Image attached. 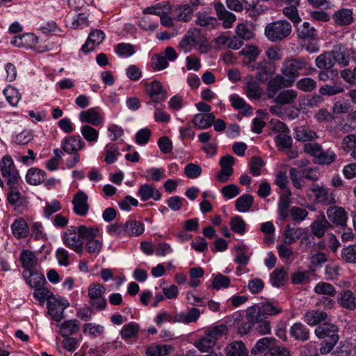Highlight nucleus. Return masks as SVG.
I'll return each mask as SVG.
<instances>
[{"label":"nucleus","instance_id":"f257e3e1","mask_svg":"<svg viewBox=\"0 0 356 356\" xmlns=\"http://www.w3.org/2000/svg\"><path fill=\"white\" fill-rule=\"evenodd\" d=\"M292 32V26L287 20H277L268 23L264 29V35L272 42H277L288 38Z\"/></svg>","mask_w":356,"mask_h":356},{"label":"nucleus","instance_id":"f03ea898","mask_svg":"<svg viewBox=\"0 0 356 356\" xmlns=\"http://www.w3.org/2000/svg\"><path fill=\"white\" fill-rule=\"evenodd\" d=\"M282 312V308L277 304L270 301L261 302V305H254L247 310V318L250 321H261L266 319L267 316L277 315Z\"/></svg>","mask_w":356,"mask_h":356},{"label":"nucleus","instance_id":"7ed1b4c3","mask_svg":"<svg viewBox=\"0 0 356 356\" xmlns=\"http://www.w3.org/2000/svg\"><path fill=\"white\" fill-rule=\"evenodd\" d=\"M309 61L305 58H291L286 59L282 66L281 72L294 83L300 72L307 67Z\"/></svg>","mask_w":356,"mask_h":356},{"label":"nucleus","instance_id":"20e7f679","mask_svg":"<svg viewBox=\"0 0 356 356\" xmlns=\"http://www.w3.org/2000/svg\"><path fill=\"white\" fill-rule=\"evenodd\" d=\"M106 288L101 284L92 283L88 289V295L90 298V306L97 311L105 309L107 305L106 300L104 297Z\"/></svg>","mask_w":356,"mask_h":356},{"label":"nucleus","instance_id":"39448f33","mask_svg":"<svg viewBox=\"0 0 356 356\" xmlns=\"http://www.w3.org/2000/svg\"><path fill=\"white\" fill-rule=\"evenodd\" d=\"M0 168L3 177L7 178V184H17L19 176L14 162L10 156H4L0 162Z\"/></svg>","mask_w":356,"mask_h":356},{"label":"nucleus","instance_id":"423d86ee","mask_svg":"<svg viewBox=\"0 0 356 356\" xmlns=\"http://www.w3.org/2000/svg\"><path fill=\"white\" fill-rule=\"evenodd\" d=\"M67 300L63 298H51L47 300L48 313L55 321H60L63 318L64 310L69 307Z\"/></svg>","mask_w":356,"mask_h":356},{"label":"nucleus","instance_id":"0eeeda50","mask_svg":"<svg viewBox=\"0 0 356 356\" xmlns=\"http://www.w3.org/2000/svg\"><path fill=\"white\" fill-rule=\"evenodd\" d=\"M283 236V243L288 245L293 244L300 238H301V243H302L304 241H307V243H310L307 231L302 227L294 228L288 225L284 229Z\"/></svg>","mask_w":356,"mask_h":356},{"label":"nucleus","instance_id":"6e6552de","mask_svg":"<svg viewBox=\"0 0 356 356\" xmlns=\"http://www.w3.org/2000/svg\"><path fill=\"white\" fill-rule=\"evenodd\" d=\"M200 31L197 29L188 30L178 44V49L185 54L189 53L199 43Z\"/></svg>","mask_w":356,"mask_h":356},{"label":"nucleus","instance_id":"1a4fd4ad","mask_svg":"<svg viewBox=\"0 0 356 356\" xmlns=\"http://www.w3.org/2000/svg\"><path fill=\"white\" fill-rule=\"evenodd\" d=\"M293 83L289 78L282 74L275 75L268 80L267 85V95L268 98H274L277 92L283 88L291 87Z\"/></svg>","mask_w":356,"mask_h":356},{"label":"nucleus","instance_id":"9d476101","mask_svg":"<svg viewBox=\"0 0 356 356\" xmlns=\"http://www.w3.org/2000/svg\"><path fill=\"white\" fill-rule=\"evenodd\" d=\"M338 331L337 325L325 322L315 329L314 333L318 339L334 342L339 340Z\"/></svg>","mask_w":356,"mask_h":356},{"label":"nucleus","instance_id":"9b49d317","mask_svg":"<svg viewBox=\"0 0 356 356\" xmlns=\"http://www.w3.org/2000/svg\"><path fill=\"white\" fill-rule=\"evenodd\" d=\"M234 157L231 155L222 156L220 160V171L216 175V179L220 183L228 181L229 177L233 174L232 165L234 163Z\"/></svg>","mask_w":356,"mask_h":356},{"label":"nucleus","instance_id":"f8f14e48","mask_svg":"<svg viewBox=\"0 0 356 356\" xmlns=\"http://www.w3.org/2000/svg\"><path fill=\"white\" fill-rule=\"evenodd\" d=\"M318 203L329 205L335 203V199L332 194L329 193L327 189L322 184H312L309 188Z\"/></svg>","mask_w":356,"mask_h":356},{"label":"nucleus","instance_id":"ddd939ff","mask_svg":"<svg viewBox=\"0 0 356 356\" xmlns=\"http://www.w3.org/2000/svg\"><path fill=\"white\" fill-rule=\"evenodd\" d=\"M327 216L331 222L337 226L346 227L348 213L345 209L339 207H330L327 210Z\"/></svg>","mask_w":356,"mask_h":356},{"label":"nucleus","instance_id":"4468645a","mask_svg":"<svg viewBox=\"0 0 356 356\" xmlns=\"http://www.w3.org/2000/svg\"><path fill=\"white\" fill-rule=\"evenodd\" d=\"M145 90L154 103H160L166 99V91L163 90L159 81H153L151 83H146Z\"/></svg>","mask_w":356,"mask_h":356},{"label":"nucleus","instance_id":"2eb2a0df","mask_svg":"<svg viewBox=\"0 0 356 356\" xmlns=\"http://www.w3.org/2000/svg\"><path fill=\"white\" fill-rule=\"evenodd\" d=\"M73 210L74 213L80 216H85L89 210L88 195L82 191L76 193L72 200Z\"/></svg>","mask_w":356,"mask_h":356},{"label":"nucleus","instance_id":"dca6fc26","mask_svg":"<svg viewBox=\"0 0 356 356\" xmlns=\"http://www.w3.org/2000/svg\"><path fill=\"white\" fill-rule=\"evenodd\" d=\"M256 70V79L261 83H266L275 74L276 68L273 63L263 60L257 63Z\"/></svg>","mask_w":356,"mask_h":356},{"label":"nucleus","instance_id":"f3484780","mask_svg":"<svg viewBox=\"0 0 356 356\" xmlns=\"http://www.w3.org/2000/svg\"><path fill=\"white\" fill-rule=\"evenodd\" d=\"M334 61L345 67L349 65L351 56V49L346 48L344 45L339 44L334 45L332 51Z\"/></svg>","mask_w":356,"mask_h":356},{"label":"nucleus","instance_id":"a211bd4d","mask_svg":"<svg viewBox=\"0 0 356 356\" xmlns=\"http://www.w3.org/2000/svg\"><path fill=\"white\" fill-rule=\"evenodd\" d=\"M85 146V143L80 136L66 137L61 143L62 149L67 154L78 153Z\"/></svg>","mask_w":356,"mask_h":356},{"label":"nucleus","instance_id":"6ab92c4d","mask_svg":"<svg viewBox=\"0 0 356 356\" xmlns=\"http://www.w3.org/2000/svg\"><path fill=\"white\" fill-rule=\"evenodd\" d=\"M105 38L104 33L98 29H93L89 34L86 43L82 46L81 50L87 54L92 51L96 45L99 44Z\"/></svg>","mask_w":356,"mask_h":356},{"label":"nucleus","instance_id":"aec40b11","mask_svg":"<svg viewBox=\"0 0 356 356\" xmlns=\"http://www.w3.org/2000/svg\"><path fill=\"white\" fill-rule=\"evenodd\" d=\"M332 19L337 26H349L354 22L353 12L349 8H341L333 14Z\"/></svg>","mask_w":356,"mask_h":356},{"label":"nucleus","instance_id":"412c9836","mask_svg":"<svg viewBox=\"0 0 356 356\" xmlns=\"http://www.w3.org/2000/svg\"><path fill=\"white\" fill-rule=\"evenodd\" d=\"M79 120L82 122L88 123L94 126H98L103 122V118L97 108H90L81 112Z\"/></svg>","mask_w":356,"mask_h":356},{"label":"nucleus","instance_id":"4be33fe9","mask_svg":"<svg viewBox=\"0 0 356 356\" xmlns=\"http://www.w3.org/2000/svg\"><path fill=\"white\" fill-rule=\"evenodd\" d=\"M277 340L273 337H264L257 341L251 349L252 355H260L264 352H269L276 344Z\"/></svg>","mask_w":356,"mask_h":356},{"label":"nucleus","instance_id":"5701e85b","mask_svg":"<svg viewBox=\"0 0 356 356\" xmlns=\"http://www.w3.org/2000/svg\"><path fill=\"white\" fill-rule=\"evenodd\" d=\"M64 244L78 254H81L83 250V242L79 234L76 233H65L63 236Z\"/></svg>","mask_w":356,"mask_h":356},{"label":"nucleus","instance_id":"b1692460","mask_svg":"<svg viewBox=\"0 0 356 356\" xmlns=\"http://www.w3.org/2000/svg\"><path fill=\"white\" fill-rule=\"evenodd\" d=\"M19 261L24 270H32L38 265V259L33 252L24 250L20 253Z\"/></svg>","mask_w":356,"mask_h":356},{"label":"nucleus","instance_id":"393cba45","mask_svg":"<svg viewBox=\"0 0 356 356\" xmlns=\"http://www.w3.org/2000/svg\"><path fill=\"white\" fill-rule=\"evenodd\" d=\"M214 7L218 18L223 21V26L226 29L231 27L236 20L235 15L227 11L220 2L216 3Z\"/></svg>","mask_w":356,"mask_h":356},{"label":"nucleus","instance_id":"a878e982","mask_svg":"<svg viewBox=\"0 0 356 356\" xmlns=\"http://www.w3.org/2000/svg\"><path fill=\"white\" fill-rule=\"evenodd\" d=\"M312 234L317 238H322L325 232L332 227V225L322 215L321 219H317L311 224Z\"/></svg>","mask_w":356,"mask_h":356},{"label":"nucleus","instance_id":"bb28decb","mask_svg":"<svg viewBox=\"0 0 356 356\" xmlns=\"http://www.w3.org/2000/svg\"><path fill=\"white\" fill-rule=\"evenodd\" d=\"M245 90L247 97L251 99H260L264 93L263 89L259 83L252 76L248 78Z\"/></svg>","mask_w":356,"mask_h":356},{"label":"nucleus","instance_id":"cd10ccee","mask_svg":"<svg viewBox=\"0 0 356 356\" xmlns=\"http://www.w3.org/2000/svg\"><path fill=\"white\" fill-rule=\"evenodd\" d=\"M327 318L326 312L320 310L307 311L303 316L304 321L310 326L320 325Z\"/></svg>","mask_w":356,"mask_h":356},{"label":"nucleus","instance_id":"c85d7f7f","mask_svg":"<svg viewBox=\"0 0 356 356\" xmlns=\"http://www.w3.org/2000/svg\"><path fill=\"white\" fill-rule=\"evenodd\" d=\"M23 277L26 283L32 288H37L41 286L44 282V276L34 270H24Z\"/></svg>","mask_w":356,"mask_h":356},{"label":"nucleus","instance_id":"c756f323","mask_svg":"<svg viewBox=\"0 0 356 356\" xmlns=\"http://www.w3.org/2000/svg\"><path fill=\"white\" fill-rule=\"evenodd\" d=\"M215 120V115L212 113L207 114L198 113L195 115L192 122L199 129H204L210 127Z\"/></svg>","mask_w":356,"mask_h":356},{"label":"nucleus","instance_id":"7c9ffc66","mask_svg":"<svg viewBox=\"0 0 356 356\" xmlns=\"http://www.w3.org/2000/svg\"><path fill=\"white\" fill-rule=\"evenodd\" d=\"M290 335L296 340L305 341L309 338V330L301 323H294L290 328Z\"/></svg>","mask_w":356,"mask_h":356},{"label":"nucleus","instance_id":"2f4dec72","mask_svg":"<svg viewBox=\"0 0 356 356\" xmlns=\"http://www.w3.org/2000/svg\"><path fill=\"white\" fill-rule=\"evenodd\" d=\"M298 97V92L287 89L281 91L274 99V102L280 105L292 104Z\"/></svg>","mask_w":356,"mask_h":356},{"label":"nucleus","instance_id":"473e14b6","mask_svg":"<svg viewBox=\"0 0 356 356\" xmlns=\"http://www.w3.org/2000/svg\"><path fill=\"white\" fill-rule=\"evenodd\" d=\"M226 356H248V350L241 341L229 343L225 348Z\"/></svg>","mask_w":356,"mask_h":356},{"label":"nucleus","instance_id":"72a5a7b5","mask_svg":"<svg viewBox=\"0 0 356 356\" xmlns=\"http://www.w3.org/2000/svg\"><path fill=\"white\" fill-rule=\"evenodd\" d=\"M13 235L17 238H26L29 233L27 222L23 218H18L11 225Z\"/></svg>","mask_w":356,"mask_h":356},{"label":"nucleus","instance_id":"f704fd0d","mask_svg":"<svg viewBox=\"0 0 356 356\" xmlns=\"http://www.w3.org/2000/svg\"><path fill=\"white\" fill-rule=\"evenodd\" d=\"M138 195L143 201H146L150 198H153L154 200H159L161 197V194L159 190L147 184L140 187Z\"/></svg>","mask_w":356,"mask_h":356},{"label":"nucleus","instance_id":"c9c22d12","mask_svg":"<svg viewBox=\"0 0 356 356\" xmlns=\"http://www.w3.org/2000/svg\"><path fill=\"white\" fill-rule=\"evenodd\" d=\"M297 34L298 38L302 40H315L317 38L316 30L309 22H304L298 26Z\"/></svg>","mask_w":356,"mask_h":356},{"label":"nucleus","instance_id":"e433bc0d","mask_svg":"<svg viewBox=\"0 0 356 356\" xmlns=\"http://www.w3.org/2000/svg\"><path fill=\"white\" fill-rule=\"evenodd\" d=\"M339 304L344 308L354 309L356 308V298L350 290H344L338 298Z\"/></svg>","mask_w":356,"mask_h":356},{"label":"nucleus","instance_id":"4c0bfd02","mask_svg":"<svg viewBox=\"0 0 356 356\" xmlns=\"http://www.w3.org/2000/svg\"><path fill=\"white\" fill-rule=\"evenodd\" d=\"M316 67L321 70H330L334 65V61L330 51L321 54L315 60Z\"/></svg>","mask_w":356,"mask_h":356},{"label":"nucleus","instance_id":"58836bf2","mask_svg":"<svg viewBox=\"0 0 356 356\" xmlns=\"http://www.w3.org/2000/svg\"><path fill=\"white\" fill-rule=\"evenodd\" d=\"M80 323L76 320H69L64 321L60 327V332L63 337H68L76 333L79 330Z\"/></svg>","mask_w":356,"mask_h":356},{"label":"nucleus","instance_id":"ea45409f","mask_svg":"<svg viewBox=\"0 0 356 356\" xmlns=\"http://www.w3.org/2000/svg\"><path fill=\"white\" fill-rule=\"evenodd\" d=\"M253 202L254 197L252 195L244 194L236 200L235 207L239 212H246L250 209Z\"/></svg>","mask_w":356,"mask_h":356},{"label":"nucleus","instance_id":"a19ab883","mask_svg":"<svg viewBox=\"0 0 356 356\" xmlns=\"http://www.w3.org/2000/svg\"><path fill=\"white\" fill-rule=\"evenodd\" d=\"M44 172L40 169L33 168L28 170L26 179L31 185H38L44 180Z\"/></svg>","mask_w":356,"mask_h":356},{"label":"nucleus","instance_id":"79ce46f5","mask_svg":"<svg viewBox=\"0 0 356 356\" xmlns=\"http://www.w3.org/2000/svg\"><path fill=\"white\" fill-rule=\"evenodd\" d=\"M172 10L170 3L168 1L160 2L152 7L147 8L145 12L149 14L161 16L164 14H169Z\"/></svg>","mask_w":356,"mask_h":356},{"label":"nucleus","instance_id":"37998d69","mask_svg":"<svg viewBox=\"0 0 356 356\" xmlns=\"http://www.w3.org/2000/svg\"><path fill=\"white\" fill-rule=\"evenodd\" d=\"M172 350L169 345L151 346L146 350V356H168Z\"/></svg>","mask_w":356,"mask_h":356},{"label":"nucleus","instance_id":"c03bdc74","mask_svg":"<svg viewBox=\"0 0 356 356\" xmlns=\"http://www.w3.org/2000/svg\"><path fill=\"white\" fill-rule=\"evenodd\" d=\"M99 229L96 227H86V225H80L77 227V233L81 240H86V241L95 238L99 234Z\"/></svg>","mask_w":356,"mask_h":356},{"label":"nucleus","instance_id":"a18cd8bd","mask_svg":"<svg viewBox=\"0 0 356 356\" xmlns=\"http://www.w3.org/2000/svg\"><path fill=\"white\" fill-rule=\"evenodd\" d=\"M125 232L131 236H138L144 232V225L139 221L133 220L124 224Z\"/></svg>","mask_w":356,"mask_h":356},{"label":"nucleus","instance_id":"49530a36","mask_svg":"<svg viewBox=\"0 0 356 356\" xmlns=\"http://www.w3.org/2000/svg\"><path fill=\"white\" fill-rule=\"evenodd\" d=\"M139 325L134 322L124 325L120 332L121 337L124 339H129L137 337L139 332Z\"/></svg>","mask_w":356,"mask_h":356},{"label":"nucleus","instance_id":"de8ad7c7","mask_svg":"<svg viewBox=\"0 0 356 356\" xmlns=\"http://www.w3.org/2000/svg\"><path fill=\"white\" fill-rule=\"evenodd\" d=\"M17 184L8 185L10 186V192L8 194V201L9 203L15 207L21 206L24 202V198L17 188Z\"/></svg>","mask_w":356,"mask_h":356},{"label":"nucleus","instance_id":"09e8293b","mask_svg":"<svg viewBox=\"0 0 356 356\" xmlns=\"http://www.w3.org/2000/svg\"><path fill=\"white\" fill-rule=\"evenodd\" d=\"M314 292L318 295L333 297L336 294V290L334 286L327 282H321L318 283L314 289Z\"/></svg>","mask_w":356,"mask_h":356},{"label":"nucleus","instance_id":"8fccbe9b","mask_svg":"<svg viewBox=\"0 0 356 356\" xmlns=\"http://www.w3.org/2000/svg\"><path fill=\"white\" fill-rule=\"evenodd\" d=\"M216 344L213 339L206 335L194 343L195 346L202 353H209Z\"/></svg>","mask_w":356,"mask_h":356},{"label":"nucleus","instance_id":"3c124183","mask_svg":"<svg viewBox=\"0 0 356 356\" xmlns=\"http://www.w3.org/2000/svg\"><path fill=\"white\" fill-rule=\"evenodd\" d=\"M227 327L225 325H220L213 327L207 329L204 334L208 336L210 339H213L216 343L217 339L227 334Z\"/></svg>","mask_w":356,"mask_h":356},{"label":"nucleus","instance_id":"603ef678","mask_svg":"<svg viewBox=\"0 0 356 356\" xmlns=\"http://www.w3.org/2000/svg\"><path fill=\"white\" fill-rule=\"evenodd\" d=\"M176 13L177 20L188 22L193 17V10L189 5H181L176 8Z\"/></svg>","mask_w":356,"mask_h":356},{"label":"nucleus","instance_id":"864d4df0","mask_svg":"<svg viewBox=\"0 0 356 356\" xmlns=\"http://www.w3.org/2000/svg\"><path fill=\"white\" fill-rule=\"evenodd\" d=\"M286 277V272L284 268H276L270 275L272 284L277 287L283 286L285 283Z\"/></svg>","mask_w":356,"mask_h":356},{"label":"nucleus","instance_id":"5fc2aeb1","mask_svg":"<svg viewBox=\"0 0 356 356\" xmlns=\"http://www.w3.org/2000/svg\"><path fill=\"white\" fill-rule=\"evenodd\" d=\"M36 40L35 36L32 33H26L19 36H15L11 40V44L16 47H24L28 45V42H30L29 45L35 44Z\"/></svg>","mask_w":356,"mask_h":356},{"label":"nucleus","instance_id":"6e6d98bb","mask_svg":"<svg viewBox=\"0 0 356 356\" xmlns=\"http://www.w3.org/2000/svg\"><path fill=\"white\" fill-rule=\"evenodd\" d=\"M337 159L336 154L330 149L324 151L321 149V153L318 155L315 162L320 165H330Z\"/></svg>","mask_w":356,"mask_h":356},{"label":"nucleus","instance_id":"4d7b16f0","mask_svg":"<svg viewBox=\"0 0 356 356\" xmlns=\"http://www.w3.org/2000/svg\"><path fill=\"white\" fill-rule=\"evenodd\" d=\"M3 94L7 101L13 106H17L21 98V95L18 90L11 86L6 88L3 90Z\"/></svg>","mask_w":356,"mask_h":356},{"label":"nucleus","instance_id":"13d9d810","mask_svg":"<svg viewBox=\"0 0 356 356\" xmlns=\"http://www.w3.org/2000/svg\"><path fill=\"white\" fill-rule=\"evenodd\" d=\"M341 256L348 263H356V245H349L341 250Z\"/></svg>","mask_w":356,"mask_h":356},{"label":"nucleus","instance_id":"bf43d9fd","mask_svg":"<svg viewBox=\"0 0 356 356\" xmlns=\"http://www.w3.org/2000/svg\"><path fill=\"white\" fill-rule=\"evenodd\" d=\"M317 86V83L312 78H302L296 83V88L304 92H312Z\"/></svg>","mask_w":356,"mask_h":356},{"label":"nucleus","instance_id":"052dcab7","mask_svg":"<svg viewBox=\"0 0 356 356\" xmlns=\"http://www.w3.org/2000/svg\"><path fill=\"white\" fill-rule=\"evenodd\" d=\"M195 23L200 26L212 29L216 26L217 20L215 17H209L202 13H197Z\"/></svg>","mask_w":356,"mask_h":356},{"label":"nucleus","instance_id":"680f3d73","mask_svg":"<svg viewBox=\"0 0 356 356\" xmlns=\"http://www.w3.org/2000/svg\"><path fill=\"white\" fill-rule=\"evenodd\" d=\"M229 101L232 106L235 109H243L247 113H250L252 111V106L246 104L245 100L237 95H231L229 97Z\"/></svg>","mask_w":356,"mask_h":356},{"label":"nucleus","instance_id":"e2e57ef3","mask_svg":"<svg viewBox=\"0 0 356 356\" xmlns=\"http://www.w3.org/2000/svg\"><path fill=\"white\" fill-rule=\"evenodd\" d=\"M298 6H285L282 9V13L284 16L289 19L294 24H297L301 21L297 8Z\"/></svg>","mask_w":356,"mask_h":356},{"label":"nucleus","instance_id":"0e129e2a","mask_svg":"<svg viewBox=\"0 0 356 356\" xmlns=\"http://www.w3.org/2000/svg\"><path fill=\"white\" fill-rule=\"evenodd\" d=\"M243 7L248 11H251L253 15H259L264 12V8L259 4V0H243Z\"/></svg>","mask_w":356,"mask_h":356},{"label":"nucleus","instance_id":"69168bd1","mask_svg":"<svg viewBox=\"0 0 356 356\" xmlns=\"http://www.w3.org/2000/svg\"><path fill=\"white\" fill-rule=\"evenodd\" d=\"M81 133L83 138L90 143L96 142L98 140L99 132L89 125L82 126Z\"/></svg>","mask_w":356,"mask_h":356},{"label":"nucleus","instance_id":"338daca9","mask_svg":"<svg viewBox=\"0 0 356 356\" xmlns=\"http://www.w3.org/2000/svg\"><path fill=\"white\" fill-rule=\"evenodd\" d=\"M295 138L298 140L309 141L316 138V134L309 129L300 127L296 130Z\"/></svg>","mask_w":356,"mask_h":356},{"label":"nucleus","instance_id":"774afa93","mask_svg":"<svg viewBox=\"0 0 356 356\" xmlns=\"http://www.w3.org/2000/svg\"><path fill=\"white\" fill-rule=\"evenodd\" d=\"M201 167L195 163H190L184 167V174L189 179H196L202 174Z\"/></svg>","mask_w":356,"mask_h":356}]
</instances>
